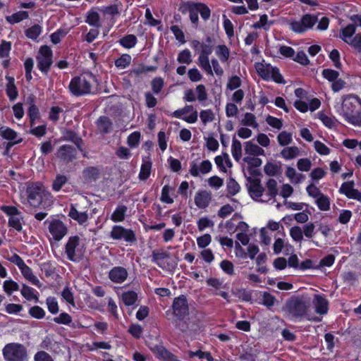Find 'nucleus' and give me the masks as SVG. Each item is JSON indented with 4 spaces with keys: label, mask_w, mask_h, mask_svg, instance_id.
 <instances>
[{
    "label": "nucleus",
    "mask_w": 361,
    "mask_h": 361,
    "mask_svg": "<svg viewBox=\"0 0 361 361\" xmlns=\"http://www.w3.org/2000/svg\"><path fill=\"white\" fill-rule=\"evenodd\" d=\"M339 113L348 123L361 126V99L357 96L343 97Z\"/></svg>",
    "instance_id": "obj_1"
},
{
    "label": "nucleus",
    "mask_w": 361,
    "mask_h": 361,
    "mask_svg": "<svg viewBox=\"0 0 361 361\" xmlns=\"http://www.w3.org/2000/svg\"><path fill=\"white\" fill-rule=\"evenodd\" d=\"M179 11L183 14L188 13L190 20L194 27H197L199 25L198 14L204 21H207L211 17L212 12L209 7L204 3L192 1L181 2Z\"/></svg>",
    "instance_id": "obj_2"
},
{
    "label": "nucleus",
    "mask_w": 361,
    "mask_h": 361,
    "mask_svg": "<svg viewBox=\"0 0 361 361\" xmlns=\"http://www.w3.org/2000/svg\"><path fill=\"white\" fill-rule=\"evenodd\" d=\"M27 200L32 207H41L47 205V202L52 197L41 183H33L27 188Z\"/></svg>",
    "instance_id": "obj_3"
},
{
    "label": "nucleus",
    "mask_w": 361,
    "mask_h": 361,
    "mask_svg": "<svg viewBox=\"0 0 361 361\" xmlns=\"http://www.w3.org/2000/svg\"><path fill=\"white\" fill-rule=\"evenodd\" d=\"M94 78L92 73L74 76L71 78L68 87L69 92L77 97L92 94V80Z\"/></svg>",
    "instance_id": "obj_4"
},
{
    "label": "nucleus",
    "mask_w": 361,
    "mask_h": 361,
    "mask_svg": "<svg viewBox=\"0 0 361 361\" xmlns=\"http://www.w3.org/2000/svg\"><path fill=\"white\" fill-rule=\"evenodd\" d=\"M309 305L305 299L300 297H292L285 304L284 310L293 317L302 319L307 315Z\"/></svg>",
    "instance_id": "obj_5"
},
{
    "label": "nucleus",
    "mask_w": 361,
    "mask_h": 361,
    "mask_svg": "<svg viewBox=\"0 0 361 361\" xmlns=\"http://www.w3.org/2000/svg\"><path fill=\"white\" fill-rule=\"evenodd\" d=\"M0 210L8 217V226L13 228L17 232L23 231V224H24V216L23 212L18 208L13 205H1Z\"/></svg>",
    "instance_id": "obj_6"
},
{
    "label": "nucleus",
    "mask_w": 361,
    "mask_h": 361,
    "mask_svg": "<svg viewBox=\"0 0 361 361\" xmlns=\"http://www.w3.org/2000/svg\"><path fill=\"white\" fill-rule=\"evenodd\" d=\"M6 361H24L27 357L26 348L18 343L6 344L2 350Z\"/></svg>",
    "instance_id": "obj_7"
},
{
    "label": "nucleus",
    "mask_w": 361,
    "mask_h": 361,
    "mask_svg": "<svg viewBox=\"0 0 361 361\" xmlns=\"http://www.w3.org/2000/svg\"><path fill=\"white\" fill-rule=\"evenodd\" d=\"M84 245L80 247V238L78 235L71 236L65 245V254L67 259L71 262H78L84 256Z\"/></svg>",
    "instance_id": "obj_8"
},
{
    "label": "nucleus",
    "mask_w": 361,
    "mask_h": 361,
    "mask_svg": "<svg viewBox=\"0 0 361 361\" xmlns=\"http://www.w3.org/2000/svg\"><path fill=\"white\" fill-rule=\"evenodd\" d=\"M109 238L116 241H125L132 245L137 241L135 231L121 225H114L109 233Z\"/></svg>",
    "instance_id": "obj_9"
},
{
    "label": "nucleus",
    "mask_w": 361,
    "mask_h": 361,
    "mask_svg": "<svg viewBox=\"0 0 361 361\" xmlns=\"http://www.w3.org/2000/svg\"><path fill=\"white\" fill-rule=\"evenodd\" d=\"M37 68L44 74H47L53 63V51L50 47L43 45L39 49L36 57Z\"/></svg>",
    "instance_id": "obj_10"
},
{
    "label": "nucleus",
    "mask_w": 361,
    "mask_h": 361,
    "mask_svg": "<svg viewBox=\"0 0 361 361\" xmlns=\"http://www.w3.org/2000/svg\"><path fill=\"white\" fill-rule=\"evenodd\" d=\"M318 18L312 14H305L300 20H293L290 23V29L295 33L302 34L311 29L317 22Z\"/></svg>",
    "instance_id": "obj_11"
},
{
    "label": "nucleus",
    "mask_w": 361,
    "mask_h": 361,
    "mask_svg": "<svg viewBox=\"0 0 361 361\" xmlns=\"http://www.w3.org/2000/svg\"><path fill=\"white\" fill-rule=\"evenodd\" d=\"M173 314L178 320L188 319L189 306L185 295H180L173 299L172 304Z\"/></svg>",
    "instance_id": "obj_12"
},
{
    "label": "nucleus",
    "mask_w": 361,
    "mask_h": 361,
    "mask_svg": "<svg viewBox=\"0 0 361 361\" xmlns=\"http://www.w3.org/2000/svg\"><path fill=\"white\" fill-rule=\"evenodd\" d=\"M44 224H49V232L55 241H60L68 233L67 226L59 219H54L51 221L46 220Z\"/></svg>",
    "instance_id": "obj_13"
},
{
    "label": "nucleus",
    "mask_w": 361,
    "mask_h": 361,
    "mask_svg": "<svg viewBox=\"0 0 361 361\" xmlns=\"http://www.w3.org/2000/svg\"><path fill=\"white\" fill-rule=\"evenodd\" d=\"M77 154V149L67 144L60 146L55 153L56 158L64 164H68L73 162L76 159Z\"/></svg>",
    "instance_id": "obj_14"
},
{
    "label": "nucleus",
    "mask_w": 361,
    "mask_h": 361,
    "mask_svg": "<svg viewBox=\"0 0 361 361\" xmlns=\"http://www.w3.org/2000/svg\"><path fill=\"white\" fill-rule=\"evenodd\" d=\"M354 187L355 182L353 180L346 181L341 184L338 192L345 195L348 199L361 202V192Z\"/></svg>",
    "instance_id": "obj_15"
},
{
    "label": "nucleus",
    "mask_w": 361,
    "mask_h": 361,
    "mask_svg": "<svg viewBox=\"0 0 361 361\" xmlns=\"http://www.w3.org/2000/svg\"><path fill=\"white\" fill-rule=\"evenodd\" d=\"M212 164L208 159L204 160L198 166L195 161L190 163L189 172L193 177H198L200 174H207L212 171Z\"/></svg>",
    "instance_id": "obj_16"
},
{
    "label": "nucleus",
    "mask_w": 361,
    "mask_h": 361,
    "mask_svg": "<svg viewBox=\"0 0 361 361\" xmlns=\"http://www.w3.org/2000/svg\"><path fill=\"white\" fill-rule=\"evenodd\" d=\"M128 276L127 269L121 266L114 267L108 274L110 281L115 283H123L127 279Z\"/></svg>",
    "instance_id": "obj_17"
},
{
    "label": "nucleus",
    "mask_w": 361,
    "mask_h": 361,
    "mask_svg": "<svg viewBox=\"0 0 361 361\" xmlns=\"http://www.w3.org/2000/svg\"><path fill=\"white\" fill-rule=\"evenodd\" d=\"M247 181L248 182L247 190L250 195H254L257 198L261 197L264 189L261 184L260 180L259 178L249 176L247 178Z\"/></svg>",
    "instance_id": "obj_18"
},
{
    "label": "nucleus",
    "mask_w": 361,
    "mask_h": 361,
    "mask_svg": "<svg viewBox=\"0 0 361 361\" xmlns=\"http://www.w3.org/2000/svg\"><path fill=\"white\" fill-rule=\"evenodd\" d=\"M5 78L7 80L6 94L10 101H14L18 97V90L15 84V78L9 75H6Z\"/></svg>",
    "instance_id": "obj_19"
},
{
    "label": "nucleus",
    "mask_w": 361,
    "mask_h": 361,
    "mask_svg": "<svg viewBox=\"0 0 361 361\" xmlns=\"http://www.w3.org/2000/svg\"><path fill=\"white\" fill-rule=\"evenodd\" d=\"M211 200V194L206 190L198 191L195 196V204L200 209H205L209 206Z\"/></svg>",
    "instance_id": "obj_20"
},
{
    "label": "nucleus",
    "mask_w": 361,
    "mask_h": 361,
    "mask_svg": "<svg viewBox=\"0 0 361 361\" xmlns=\"http://www.w3.org/2000/svg\"><path fill=\"white\" fill-rule=\"evenodd\" d=\"M186 111L183 108L178 109L169 114L172 117L180 118L183 120L184 121L188 123H195L197 122L198 118V114L197 111H194L188 116H183L184 114H186Z\"/></svg>",
    "instance_id": "obj_21"
},
{
    "label": "nucleus",
    "mask_w": 361,
    "mask_h": 361,
    "mask_svg": "<svg viewBox=\"0 0 361 361\" xmlns=\"http://www.w3.org/2000/svg\"><path fill=\"white\" fill-rule=\"evenodd\" d=\"M96 126L99 132L103 134L110 133L113 129L111 120L106 116H101L96 121Z\"/></svg>",
    "instance_id": "obj_22"
},
{
    "label": "nucleus",
    "mask_w": 361,
    "mask_h": 361,
    "mask_svg": "<svg viewBox=\"0 0 361 361\" xmlns=\"http://www.w3.org/2000/svg\"><path fill=\"white\" fill-rule=\"evenodd\" d=\"M273 66L270 63H257L255 69L259 76L264 81L271 80V69Z\"/></svg>",
    "instance_id": "obj_23"
},
{
    "label": "nucleus",
    "mask_w": 361,
    "mask_h": 361,
    "mask_svg": "<svg viewBox=\"0 0 361 361\" xmlns=\"http://www.w3.org/2000/svg\"><path fill=\"white\" fill-rule=\"evenodd\" d=\"M314 305L315 311L317 314L324 315L328 312L329 302L323 295H315Z\"/></svg>",
    "instance_id": "obj_24"
},
{
    "label": "nucleus",
    "mask_w": 361,
    "mask_h": 361,
    "mask_svg": "<svg viewBox=\"0 0 361 361\" xmlns=\"http://www.w3.org/2000/svg\"><path fill=\"white\" fill-rule=\"evenodd\" d=\"M82 177L87 182L96 181L100 175V170L97 166H88L82 170Z\"/></svg>",
    "instance_id": "obj_25"
},
{
    "label": "nucleus",
    "mask_w": 361,
    "mask_h": 361,
    "mask_svg": "<svg viewBox=\"0 0 361 361\" xmlns=\"http://www.w3.org/2000/svg\"><path fill=\"white\" fill-rule=\"evenodd\" d=\"M68 216L76 221L80 225L85 224L88 219V214L87 212H79L73 204L71 206Z\"/></svg>",
    "instance_id": "obj_26"
},
{
    "label": "nucleus",
    "mask_w": 361,
    "mask_h": 361,
    "mask_svg": "<svg viewBox=\"0 0 361 361\" xmlns=\"http://www.w3.org/2000/svg\"><path fill=\"white\" fill-rule=\"evenodd\" d=\"M127 211V206L124 204H118L111 215V220L114 223L123 221L125 220Z\"/></svg>",
    "instance_id": "obj_27"
},
{
    "label": "nucleus",
    "mask_w": 361,
    "mask_h": 361,
    "mask_svg": "<svg viewBox=\"0 0 361 361\" xmlns=\"http://www.w3.org/2000/svg\"><path fill=\"white\" fill-rule=\"evenodd\" d=\"M85 23L97 28L101 26L99 14L94 8L87 12Z\"/></svg>",
    "instance_id": "obj_28"
},
{
    "label": "nucleus",
    "mask_w": 361,
    "mask_h": 361,
    "mask_svg": "<svg viewBox=\"0 0 361 361\" xmlns=\"http://www.w3.org/2000/svg\"><path fill=\"white\" fill-rule=\"evenodd\" d=\"M356 27L357 26L355 24H348L345 27L341 29L339 37L348 44L350 38L355 35Z\"/></svg>",
    "instance_id": "obj_29"
},
{
    "label": "nucleus",
    "mask_w": 361,
    "mask_h": 361,
    "mask_svg": "<svg viewBox=\"0 0 361 361\" xmlns=\"http://www.w3.org/2000/svg\"><path fill=\"white\" fill-rule=\"evenodd\" d=\"M122 6V4L118 2V4H111L107 6H104L101 11L104 15H109L111 16V22L114 24L116 23V20L114 18V16L120 14V8Z\"/></svg>",
    "instance_id": "obj_30"
},
{
    "label": "nucleus",
    "mask_w": 361,
    "mask_h": 361,
    "mask_svg": "<svg viewBox=\"0 0 361 361\" xmlns=\"http://www.w3.org/2000/svg\"><path fill=\"white\" fill-rule=\"evenodd\" d=\"M19 269L26 280L32 283V284L39 287V280L34 275L32 270L30 267L25 264Z\"/></svg>",
    "instance_id": "obj_31"
},
{
    "label": "nucleus",
    "mask_w": 361,
    "mask_h": 361,
    "mask_svg": "<svg viewBox=\"0 0 361 361\" xmlns=\"http://www.w3.org/2000/svg\"><path fill=\"white\" fill-rule=\"evenodd\" d=\"M63 140L72 142L75 145L77 149H78L81 152L82 151V139L80 137H79L74 130H67L64 133Z\"/></svg>",
    "instance_id": "obj_32"
},
{
    "label": "nucleus",
    "mask_w": 361,
    "mask_h": 361,
    "mask_svg": "<svg viewBox=\"0 0 361 361\" xmlns=\"http://www.w3.org/2000/svg\"><path fill=\"white\" fill-rule=\"evenodd\" d=\"M157 354L158 358L163 361H181L164 346L157 347Z\"/></svg>",
    "instance_id": "obj_33"
},
{
    "label": "nucleus",
    "mask_w": 361,
    "mask_h": 361,
    "mask_svg": "<svg viewBox=\"0 0 361 361\" xmlns=\"http://www.w3.org/2000/svg\"><path fill=\"white\" fill-rule=\"evenodd\" d=\"M152 164L149 158L147 160L146 158L142 159V164L138 176L140 180H145L150 176Z\"/></svg>",
    "instance_id": "obj_34"
},
{
    "label": "nucleus",
    "mask_w": 361,
    "mask_h": 361,
    "mask_svg": "<svg viewBox=\"0 0 361 361\" xmlns=\"http://www.w3.org/2000/svg\"><path fill=\"white\" fill-rule=\"evenodd\" d=\"M29 18V13L25 11H20L13 13L11 16H6V20L10 24L18 23L23 20H26Z\"/></svg>",
    "instance_id": "obj_35"
},
{
    "label": "nucleus",
    "mask_w": 361,
    "mask_h": 361,
    "mask_svg": "<svg viewBox=\"0 0 361 361\" xmlns=\"http://www.w3.org/2000/svg\"><path fill=\"white\" fill-rule=\"evenodd\" d=\"M118 43L126 49H131L137 43V38L135 35L128 34L121 38Z\"/></svg>",
    "instance_id": "obj_36"
},
{
    "label": "nucleus",
    "mask_w": 361,
    "mask_h": 361,
    "mask_svg": "<svg viewBox=\"0 0 361 361\" xmlns=\"http://www.w3.org/2000/svg\"><path fill=\"white\" fill-rule=\"evenodd\" d=\"M245 151L246 154L254 156L264 155V150L262 148L251 141L245 142Z\"/></svg>",
    "instance_id": "obj_37"
},
{
    "label": "nucleus",
    "mask_w": 361,
    "mask_h": 361,
    "mask_svg": "<svg viewBox=\"0 0 361 361\" xmlns=\"http://www.w3.org/2000/svg\"><path fill=\"white\" fill-rule=\"evenodd\" d=\"M1 137L6 140H18V133L8 126H1L0 128Z\"/></svg>",
    "instance_id": "obj_38"
},
{
    "label": "nucleus",
    "mask_w": 361,
    "mask_h": 361,
    "mask_svg": "<svg viewBox=\"0 0 361 361\" xmlns=\"http://www.w3.org/2000/svg\"><path fill=\"white\" fill-rule=\"evenodd\" d=\"M122 300L124 305L127 307L133 306L137 300L138 296L134 290H128L123 293Z\"/></svg>",
    "instance_id": "obj_39"
},
{
    "label": "nucleus",
    "mask_w": 361,
    "mask_h": 361,
    "mask_svg": "<svg viewBox=\"0 0 361 361\" xmlns=\"http://www.w3.org/2000/svg\"><path fill=\"white\" fill-rule=\"evenodd\" d=\"M216 54L221 63H226L230 57V50L225 44H219L216 47Z\"/></svg>",
    "instance_id": "obj_40"
},
{
    "label": "nucleus",
    "mask_w": 361,
    "mask_h": 361,
    "mask_svg": "<svg viewBox=\"0 0 361 361\" xmlns=\"http://www.w3.org/2000/svg\"><path fill=\"white\" fill-rule=\"evenodd\" d=\"M27 114L30 126V127H33L36 123V121L40 118V112L38 106L37 105L29 106Z\"/></svg>",
    "instance_id": "obj_41"
},
{
    "label": "nucleus",
    "mask_w": 361,
    "mask_h": 361,
    "mask_svg": "<svg viewBox=\"0 0 361 361\" xmlns=\"http://www.w3.org/2000/svg\"><path fill=\"white\" fill-rule=\"evenodd\" d=\"M35 292L36 290L33 288L26 284H23L22 288L20 290V293L23 297L29 301L32 300H35V301L38 300V297L35 293Z\"/></svg>",
    "instance_id": "obj_42"
},
{
    "label": "nucleus",
    "mask_w": 361,
    "mask_h": 361,
    "mask_svg": "<svg viewBox=\"0 0 361 361\" xmlns=\"http://www.w3.org/2000/svg\"><path fill=\"white\" fill-rule=\"evenodd\" d=\"M42 32V27L38 24H35L25 31V35L28 39L36 40Z\"/></svg>",
    "instance_id": "obj_43"
},
{
    "label": "nucleus",
    "mask_w": 361,
    "mask_h": 361,
    "mask_svg": "<svg viewBox=\"0 0 361 361\" xmlns=\"http://www.w3.org/2000/svg\"><path fill=\"white\" fill-rule=\"evenodd\" d=\"M299 149L296 146L286 147L281 152V155L285 159H292L299 155Z\"/></svg>",
    "instance_id": "obj_44"
},
{
    "label": "nucleus",
    "mask_w": 361,
    "mask_h": 361,
    "mask_svg": "<svg viewBox=\"0 0 361 361\" xmlns=\"http://www.w3.org/2000/svg\"><path fill=\"white\" fill-rule=\"evenodd\" d=\"M132 57L128 54H123L115 60V66L118 68L124 69L128 67L131 63Z\"/></svg>",
    "instance_id": "obj_45"
},
{
    "label": "nucleus",
    "mask_w": 361,
    "mask_h": 361,
    "mask_svg": "<svg viewBox=\"0 0 361 361\" xmlns=\"http://www.w3.org/2000/svg\"><path fill=\"white\" fill-rule=\"evenodd\" d=\"M286 176L292 183H300L302 178H304V176L302 174L297 173L295 169L291 166H287Z\"/></svg>",
    "instance_id": "obj_46"
},
{
    "label": "nucleus",
    "mask_w": 361,
    "mask_h": 361,
    "mask_svg": "<svg viewBox=\"0 0 361 361\" xmlns=\"http://www.w3.org/2000/svg\"><path fill=\"white\" fill-rule=\"evenodd\" d=\"M316 204L317 205L318 208L321 211H329L330 209V198L324 194L321 195L317 200H316Z\"/></svg>",
    "instance_id": "obj_47"
},
{
    "label": "nucleus",
    "mask_w": 361,
    "mask_h": 361,
    "mask_svg": "<svg viewBox=\"0 0 361 361\" xmlns=\"http://www.w3.org/2000/svg\"><path fill=\"white\" fill-rule=\"evenodd\" d=\"M231 153L233 159L238 161L242 157V145L239 140L233 138L232 146H231Z\"/></svg>",
    "instance_id": "obj_48"
},
{
    "label": "nucleus",
    "mask_w": 361,
    "mask_h": 361,
    "mask_svg": "<svg viewBox=\"0 0 361 361\" xmlns=\"http://www.w3.org/2000/svg\"><path fill=\"white\" fill-rule=\"evenodd\" d=\"M4 290L7 295H11L14 291L20 289L18 283L12 279L6 280L3 283Z\"/></svg>",
    "instance_id": "obj_49"
},
{
    "label": "nucleus",
    "mask_w": 361,
    "mask_h": 361,
    "mask_svg": "<svg viewBox=\"0 0 361 361\" xmlns=\"http://www.w3.org/2000/svg\"><path fill=\"white\" fill-rule=\"evenodd\" d=\"M281 164L271 162H267L264 167V173L269 176H276L281 172Z\"/></svg>",
    "instance_id": "obj_50"
},
{
    "label": "nucleus",
    "mask_w": 361,
    "mask_h": 361,
    "mask_svg": "<svg viewBox=\"0 0 361 361\" xmlns=\"http://www.w3.org/2000/svg\"><path fill=\"white\" fill-rule=\"evenodd\" d=\"M68 182V178L64 175L58 174L52 183V190L55 192H59L61 190L62 187Z\"/></svg>",
    "instance_id": "obj_51"
},
{
    "label": "nucleus",
    "mask_w": 361,
    "mask_h": 361,
    "mask_svg": "<svg viewBox=\"0 0 361 361\" xmlns=\"http://www.w3.org/2000/svg\"><path fill=\"white\" fill-rule=\"evenodd\" d=\"M239 248L242 252V255H240L243 258H246L247 255L251 259H254L255 256L259 252V249L257 245L250 244L247 247V253L245 252L244 250L239 245Z\"/></svg>",
    "instance_id": "obj_52"
},
{
    "label": "nucleus",
    "mask_w": 361,
    "mask_h": 361,
    "mask_svg": "<svg viewBox=\"0 0 361 361\" xmlns=\"http://www.w3.org/2000/svg\"><path fill=\"white\" fill-rule=\"evenodd\" d=\"M235 295L240 300L245 302H251L252 300V293L245 288L237 289Z\"/></svg>",
    "instance_id": "obj_53"
},
{
    "label": "nucleus",
    "mask_w": 361,
    "mask_h": 361,
    "mask_svg": "<svg viewBox=\"0 0 361 361\" xmlns=\"http://www.w3.org/2000/svg\"><path fill=\"white\" fill-rule=\"evenodd\" d=\"M169 257V253L167 252H159L158 250H154L152 253V262L161 267V265L159 262L168 258Z\"/></svg>",
    "instance_id": "obj_54"
},
{
    "label": "nucleus",
    "mask_w": 361,
    "mask_h": 361,
    "mask_svg": "<svg viewBox=\"0 0 361 361\" xmlns=\"http://www.w3.org/2000/svg\"><path fill=\"white\" fill-rule=\"evenodd\" d=\"M240 190V186L238 183V182L233 178H229L227 181V190L228 192L232 195L234 196L237 193L239 192Z\"/></svg>",
    "instance_id": "obj_55"
},
{
    "label": "nucleus",
    "mask_w": 361,
    "mask_h": 361,
    "mask_svg": "<svg viewBox=\"0 0 361 361\" xmlns=\"http://www.w3.org/2000/svg\"><path fill=\"white\" fill-rule=\"evenodd\" d=\"M141 134L139 131H134L127 138V143L131 148L137 147L140 141Z\"/></svg>",
    "instance_id": "obj_56"
},
{
    "label": "nucleus",
    "mask_w": 361,
    "mask_h": 361,
    "mask_svg": "<svg viewBox=\"0 0 361 361\" xmlns=\"http://www.w3.org/2000/svg\"><path fill=\"white\" fill-rule=\"evenodd\" d=\"M164 85V79L161 77H156L151 82L152 90L154 94H159Z\"/></svg>",
    "instance_id": "obj_57"
},
{
    "label": "nucleus",
    "mask_w": 361,
    "mask_h": 361,
    "mask_svg": "<svg viewBox=\"0 0 361 361\" xmlns=\"http://www.w3.org/2000/svg\"><path fill=\"white\" fill-rule=\"evenodd\" d=\"M267 194L271 198H274L278 195L276 180L270 178L267 182Z\"/></svg>",
    "instance_id": "obj_58"
},
{
    "label": "nucleus",
    "mask_w": 361,
    "mask_h": 361,
    "mask_svg": "<svg viewBox=\"0 0 361 361\" xmlns=\"http://www.w3.org/2000/svg\"><path fill=\"white\" fill-rule=\"evenodd\" d=\"M28 133L35 136L36 137L40 138L47 134V125L43 124L36 127L34 126L33 127H31Z\"/></svg>",
    "instance_id": "obj_59"
},
{
    "label": "nucleus",
    "mask_w": 361,
    "mask_h": 361,
    "mask_svg": "<svg viewBox=\"0 0 361 361\" xmlns=\"http://www.w3.org/2000/svg\"><path fill=\"white\" fill-rule=\"evenodd\" d=\"M271 80L274 81L277 84H286V80H284L283 75L281 74L279 68L276 66H273L272 70L271 69Z\"/></svg>",
    "instance_id": "obj_60"
},
{
    "label": "nucleus",
    "mask_w": 361,
    "mask_h": 361,
    "mask_svg": "<svg viewBox=\"0 0 361 361\" xmlns=\"http://www.w3.org/2000/svg\"><path fill=\"white\" fill-rule=\"evenodd\" d=\"M277 140L281 146H286L293 141L292 135L286 131H282L278 135Z\"/></svg>",
    "instance_id": "obj_61"
},
{
    "label": "nucleus",
    "mask_w": 361,
    "mask_h": 361,
    "mask_svg": "<svg viewBox=\"0 0 361 361\" xmlns=\"http://www.w3.org/2000/svg\"><path fill=\"white\" fill-rule=\"evenodd\" d=\"M199 66L208 74L213 75V71L209 63V57L199 56Z\"/></svg>",
    "instance_id": "obj_62"
},
{
    "label": "nucleus",
    "mask_w": 361,
    "mask_h": 361,
    "mask_svg": "<svg viewBox=\"0 0 361 361\" xmlns=\"http://www.w3.org/2000/svg\"><path fill=\"white\" fill-rule=\"evenodd\" d=\"M40 269L47 278H49L55 273L56 268L50 262H47L40 264Z\"/></svg>",
    "instance_id": "obj_63"
},
{
    "label": "nucleus",
    "mask_w": 361,
    "mask_h": 361,
    "mask_svg": "<svg viewBox=\"0 0 361 361\" xmlns=\"http://www.w3.org/2000/svg\"><path fill=\"white\" fill-rule=\"evenodd\" d=\"M177 61L180 63L190 64L192 62V56L189 49H185L179 52Z\"/></svg>",
    "instance_id": "obj_64"
}]
</instances>
